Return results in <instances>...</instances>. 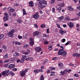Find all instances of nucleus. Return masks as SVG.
Segmentation results:
<instances>
[{
    "label": "nucleus",
    "mask_w": 80,
    "mask_h": 80,
    "mask_svg": "<svg viewBox=\"0 0 80 80\" xmlns=\"http://www.w3.org/2000/svg\"><path fill=\"white\" fill-rule=\"evenodd\" d=\"M2 74L3 76H4L5 77L8 76L10 75L11 74L12 76L15 75V73H12L11 71H9V70H8L2 72Z\"/></svg>",
    "instance_id": "obj_1"
},
{
    "label": "nucleus",
    "mask_w": 80,
    "mask_h": 80,
    "mask_svg": "<svg viewBox=\"0 0 80 80\" xmlns=\"http://www.w3.org/2000/svg\"><path fill=\"white\" fill-rule=\"evenodd\" d=\"M47 2L46 1L41 0L39 2L38 7L41 9H42L46 7V5H47Z\"/></svg>",
    "instance_id": "obj_2"
},
{
    "label": "nucleus",
    "mask_w": 80,
    "mask_h": 80,
    "mask_svg": "<svg viewBox=\"0 0 80 80\" xmlns=\"http://www.w3.org/2000/svg\"><path fill=\"white\" fill-rule=\"evenodd\" d=\"M58 55H63L62 56L65 57L67 55V52L66 51H64V50H59L58 51Z\"/></svg>",
    "instance_id": "obj_3"
},
{
    "label": "nucleus",
    "mask_w": 80,
    "mask_h": 80,
    "mask_svg": "<svg viewBox=\"0 0 80 80\" xmlns=\"http://www.w3.org/2000/svg\"><path fill=\"white\" fill-rule=\"evenodd\" d=\"M15 32V30L14 29H12L10 31L8 32L7 34L8 37H12L14 35V32Z\"/></svg>",
    "instance_id": "obj_4"
},
{
    "label": "nucleus",
    "mask_w": 80,
    "mask_h": 80,
    "mask_svg": "<svg viewBox=\"0 0 80 80\" xmlns=\"http://www.w3.org/2000/svg\"><path fill=\"white\" fill-rule=\"evenodd\" d=\"M5 15L4 17V21H7L8 19V18L9 17V15L8 14V13L7 12H5L4 14Z\"/></svg>",
    "instance_id": "obj_5"
},
{
    "label": "nucleus",
    "mask_w": 80,
    "mask_h": 80,
    "mask_svg": "<svg viewBox=\"0 0 80 80\" xmlns=\"http://www.w3.org/2000/svg\"><path fill=\"white\" fill-rule=\"evenodd\" d=\"M67 72H68V73H69L70 72H68V71H67V69L64 70L63 71H61L60 72V75H65Z\"/></svg>",
    "instance_id": "obj_6"
},
{
    "label": "nucleus",
    "mask_w": 80,
    "mask_h": 80,
    "mask_svg": "<svg viewBox=\"0 0 80 80\" xmlns=\"http://www.w3.org/2000/svg\"><path fill=\"white\" fill-rule=\"evenodd\" d=\"M67 25L69 26L70 28H72L74 27V24L73 23L71 22L68 23Z\"/></svg>",
    "instance_id": "obj_7"
},
{
    "label": "nucleus",
    "mask_w": 80,
    "mask_h": 80,
    "mask_svg": "<svg viewBox=\"0 0 80 80\" xmlns=\"http://www.w3.org/2000/svg\"><path fill=\"white\" fill-rule=\"evenodd\" d=\"M19 53L17 52L15 53L13 55L14 58H15V59H17L18 58V57L19 56Z\"/></svg>",
    "instance_id": "obj_8"
},
{
    "label": "nucleus",
    "mask_w": 80,
    "mask_h": 80,
    "mask_svg": "<svg viewBox=\"0 0 80 80\" xmlns=\"http://www.w3.org/2000/svg\"><path fill=\"white\" fill-rule=\"evenodd\" d=\"M59 32L62 35L66 33L67 32L65 30H63L62 28H61L59 31Z\"/></svg>",
    "instance_id": "obj_9"
},
{
    "label": "nucleus",
    "mask_w": 80,
    "mask_h": 80,
    "mask_svg": "<svg viewBox=\"0 0 80 80\" xmlns=\"http://www.w3.org/2000/svg\"><path fill=\"white\" fill-rule=\"evenodd\" d=\"M73 56L76 57L77 58H79L80 57V54L73 53Z\"/></svg>",
    "instance_id": "obj_10"
},
{
    "label": "nucleus",
    "mask_w": 80,
    "mask_h": 80,
    "mask_svg": "<svg viewBox=\"0 0 80 80\" xmlns=\"http://www.w3.org/2000/svg\"><path fill=\"white\" fill-rule=\"evenodd\" d=\"M40 32L38 31H36L33 32V36H38L40 35Z\"/></svg>",
    "instance_id": "obj_11"
},
{
    "label": "nucleus",
    "mask_w": 80,
    "mask_h": 80,
    "mask_svg": "<svg viewBox=\"0 0 80 80\" xmlns=\"http://www.w3.org/2000/svg\"><path fill=\"white\" fill-rule=\"evenodd\" d=\"M58 66L60 67V69H62L63 67V64L62 63V62H58Z\"/></svg>",
    "instance_id": "obj_12"
},
{
    "label": "nucleus",
    "mask_w": 80,
    "mask_h": 80,
    "mask_svg": "<svg viewBox=\"0 0 80 80\" xmlns=\"http://www.w3.org/2000/svg\"><path fill=\"white\" fill-rule=\"evenodd\" d=\"M35 50L37 52H39L42 50V49L39 47H36Z\"/></svg>",
    "instance_id": "obj_13"
},
{
    "label": "nucleus",
    "mask_w": 80,
    "mask_h": 80,
    "mask_svg": "<svg viewBox=\"0 0 80 80\" xmlns=\"http://www.w3.org/2000/svg\"><path fill=\"white\" fill-rule=\"evenodd\" d=\"M20 75H21L22 78L25 74V72H24V71L22 70L20 72Z\"/></svg>",
    "instance_id": "obj_14"
},
{
    "label": "nucleus",
    "mask_w": 80,
    "mask_h": 80,
    "mask_svg": "<svg viewBox=\"0 0 80 80\" xmlns=\"http://www.w3.org/2000/svg\"><path fill=\"white\" fill-rule=\"evenodd\" d=\"M39 17H40L39 15L38 14H34L33 16V18L36 20L39 18Z\"/></svg>",
    "instance_id": "obj_15"
},
{
    "label": "nucleus",
    "mask_w": 80,
    "mask_h": 80,
    "mask_svg": "<svg viewBox=\"0 0 80 80\" xmlns=\"http://www.w3.org/2000/svg\"><path fill=\"white\" fill-rule=\"evenodd\" d=\"M15 65L14 64H10V65H9V67H8V68H9V69H12V68H13V67H15Z\"/></svg>",
    "instance_id": "obj_16"
},
{
    "label": "nucleus",
    "mask_w": 80,
    "mask_h": 80,
    "mask_svg": "<svg viewBox=\"0 0 80 80\" xmlns=\"http://www.w3.org/2000/svg\"><path fill=\"white\" fill-rule=\"evenodd\" d=\"M68 10H69L70 11H72L73 10V8H72L71 6H68Z\"/></svg>",
    "instance_id": "obj_17"
},
{
    "label": "nucleus",
    "mask_w": 80,
    "mask_h": 80,
    "mask_svg": "<svg viewBox=\"0 0 80 80\" xmlns=\"http://www.w3.org/2000/svg\"><path fill=\"white\" fill-rule=\"evenodd\" d=\"M29 7H33L34 6V5L33 4V2L32 1H31L29 2Z\"/></svg>",
    "instance_id": "obj_18"
},
{
    "label": "nucleus",
    "mask_w": 80,
    "mask_h": 80,
    "mask_svg": "<svg viewBox=\"0 0 80 80\" xmlns=\"http://www.w3.org/2000/svg\"><path fill=\"white\" fill-rule=\"evenodd\" d=\"M40 72V70L36 69L33 70V72L35 73V74H37L39 72Z\"/></svg>",
    "instance_id": "obj_19"
},
{
    "label": "nucleus",
    "mask_w": 80,
    "mask_h": 80,
    "mask_svg": "<svg viewBox=\"0 0 80 80\" xmlns=\"http://www.w3.org/2000/svg\"><path fill=\"white\" fill-rule=\"evenodd\" d=\"M8 54L7 53L4 56V59H6L8 58Z\"/></svg>",
    "instance_id": "obj_20"
},
{
    "label": "nucleus",
    "mask_w": 80,
    "mask_h": 80,
    "mask_svg": "<svg viewBox=\"0 0 80 80\" xmlns=\"http://www.w3.org/2000/svg\"><path fill=\"white\" fill-rule=\"evenodd\" d=\"M28 45L26 44H24L23 45V48H27L28 47Z\"/></svg>",
    "instance_id": "obj_21"
},
{
    "label": "nucleus",
    "mask_w": 80,
    "mask_h": 80,
    "mask_svg": "<svg viewBox=\"0 0 80 80\" xmlns=\"http://www.w3.org/2000/svg\"><path fill=\"white\" fill-rule=\"evenodd\" d=\"M4 37V35L3 34H0V40H1L2 38H3Z\"/></svg>",
    "instance_id": "obj_22"
},
{
    "label": "nucleus",
    "mask_w": 80,
    "mask_h": 80,
    "mask_svg": "<svg viewBox=\"0 0 80 80\" xmlns=\"http://www.w3.org/2000/svg\"><path fill=\"white\" fill-rule=\"evenodd\" d=\"M29 44H30V46H32L33 44H34V42L32 41L29 42Z\"/></svg>",
    "instance_id": "obj_23"
},
{
    "label": "nucleus",
    "mask_w": 80,
    "mask_h": 80,
    "mask_svg": "<svg viewBox=\"0 0 80 80\" xmlns=\"http://www.w3.org/2000/svg\"><path fill=\"white\" fill-rule=\"evenodd\" d=\"M24 59L23 58H21V59L20 60V63H23L24 62Z\"/></svg>",
    "instance_id": "obj_24"
},
{
    "label": "nucleus",
    "mask_w": 80,
    "mask_h": 80,
    "mask_svg": "<svg viewBox=\"0 0 80 80\" xmlns=\"http://www.w3.org/2000/svg\"><path fill=\"white\" fill-rule=\"evenodd\" d=\"M22 11H23V15H25L27 14L26 13V11H25V9H23V10H22Z\"/></svg>",
    "instance_id": "obj_25"
},
{
    "label": "nucleus",
    "mask_w": 80,
    "mask_h": 80,
    "mask_svg": "<svg viewBox=\"0 0 80 80\" xmlns=\"http://www.w3.org/2000/svg\"><path fill=\"white\" fill-rule=\"evenodd\" d=\"M10 12H15V10L13 8H11L10 9Z\"/></svg>",
    "instance_id": "obj_26"
},
{
    "label": "nucleus",
    "mask_w": 80,
    "mask_h": 80,
    "mask_svg": "<svg viewBox=\"0 0 80 80\" xmlns=\"http://www.w3.org/2000/svg\"><path fill=\"white\" fill-rule=\"evenodd\" d=\"M48 49L49 50H52V47L51 46H50L48 47Z\"/></svg>",
    "instance_id": "obj_27"
},
{
    "label": "nucleus",
    "mask_w": 80,
    "mask_h": 80,
    "mask_svg": "<svg viewBox=\"0 0 80 80\" xmlns=\"http://www.w3.org/2000/svg\"><path fill=\"white\" fill-rule=\"evenodd\" d=\"M15 58H11L10 59V61L13 62L15 61Z\"/></svg>",
    "instance_id": "obj_28"
},
{
    "label": "nucleus",
    "mask_w": 80,
    "mask_h": 80,
    "mask_svg": "<svg viewBox=\"0 0 80 80\" xmlns=\"http://www.w3.org/2000/svg\"><path fill=\"white\" fill-rule=\"evenodd\" d=\"M64 3H61L60 4V7L61 8H62L63 7H64Z\"/></svg>",
    "instance_id": "obj_29"
},
{
    "label": "nucleus",
    "mask_w": 80,
    "mask_h": 80,
    "mask_svg": "<svg viewBox=\"0 0 80 80\" xmlns=\"http://www.w3.org/2000/svg\"><path fill=\"white\" fill-rule=\"evenodd\" d=\"M61 42H65L66 41V39L64 38H63L62 39V40H61Z\"/></svg>",
    "instance_id": "obj_30"
},
{
    "label": "nucleus",
    "mask_w": 80,
    "mask_h": 80,
    "mask_svg": "<svg viewBox=\"0 0 80 80\" xmlns=\"http://www.w3.org/2000/svg\"><path fill=\"white\" fill-rule=\"evenodd\" d=\"M44 76H43V75H42L41 76L40 80H44Z\"/></svg>",
    "instance_id": "obj_31"
},
{
    "label": "nucleus",
    "mask_w": 80,
    "mask_h": 80,
    "mask_svg": "<svg viewBox=\"0 0 80 80\" xmlns=\"http://www.w3.org/2000/svg\"><path fill=\"white\" fill-rule=\"evenodd\" d=\"M12 42L13 43H14V44H15L16 45H17L18 44V42H16L15 41H12Z\"/></svg>",
    "instance_id": "obj_32"
},
{
    "label": "nucleus",
    "mask_w": 80,
    "mask_h": 80,
    "mask_svg": "<svg viewBox=\"0 0 80 80\" xmlns=\"http://www.w3.org/2000/svg\"><path fill=\"white\" fill-rule=\"evenodd\" d=\"M55 68H50L49 70L50 71H51V70H55Z\"/></svg>",
    "instance_id": "obj_33"
},
{
    "label": "nucleus",
    "mask_w": 80,
    "mask_h": 80,
    "mask_svg": "<svg viewBox=\"0 0 80 80\" xmlns=\"http://www.w3.org/2000/svg\"><path fill=\"white\" fill-rule=\"evenodd\" d=\"M49 43V42L48 41H45L44 42V44H47Z\"/></svg>",
    "instance_id": "obj_34"
},
{
    "label": "nucleus",
    "mask_w": 80,
    "mask_h": 80,
    "mask_svg": "<svg viewBox=\"0 0 80 80\" xmlns=\"http://www.w3.org/2000/svg\"><path fill=\"white\" fill-rule=\"evenodd\" d=\"M60 48L62 49H60V50H64V48L62 46H60Z\"/></svg>",
    "instance_id": "obj_35"
},
{
    "label": "nucleus",
    "mask_w": 80,
    "mask_h": 80,
    "mask_svg": "<svg viewBox=\"0 0 80 80\" xmlns=\"http://www.w3.org/2000/svg\"><path fill=\"white\" fill-rule=\"evenodd\" d=\"M22 20L21 19H18V20L17 22L19 23H21L22 22Z\"/></svg>",
    "instance_id": "obj_36"
},
{
    "label": "nucleus",
    "mask_w": 80,
    "mask_h": 80,
    "mask_svg": "<svg viewBox=\"0 0 80 80\" xmlns=\"http://www.w3.org/2000/svg\"><path fill=\"white\" fill-rule=\"evenodd\" d=\"M40 27L41 28H43L45 27V26L44 24H42L41 25Z\"/></svg>",
    "instance_id": "obj_37"
},
{
    "label": "nucleus",
    "mask_w": 80,
    "mask_h": 80,
    "mask_svg": "<svg viewBox=\"0 0 80 80\" xmlns=\"http://www.w3.org/2000/svg\"><path fill=\"white\" fill-rule=\"evenodd\" d=\"M22 58H26V55H22Z\"/></svg>",
    "instance_id": "obj_38"
},
{
    "label": "nucleus",
    "mask_w": 80,
    "mask_h": 80,
    "mask_svg": "<svg viewBox=\"0 0 80 80\" xmlns=\"http://www.w3.org/2000/svg\"><path fill=\"white\" fill-rule=\"evenodd\" d=\"M48 35L45 34H43V37H47Z\"/></svg>",
    "instance_id": "obj_39"
},
{
    "label": "nucleus",
    "mask_w": 80,
    "mask_h": 80,
    "mask_svg": "<svg viewBox=\"0 0 80 80\" xmlns=\"http://www.w3.org/2000/svg\"><path fill=\"white\" fill-rule=\"evenodd\" d=\"M28 59H29V60L30 61H33V58H28Z\"/></svg>",
    "instance_id": "obj_40"
},
{
    "label": "nucleus",
    "mask_w": 80,
    "mask_h": 80,
    "mask_svg": "<svg viewBox=\"0 0 80 80\" xmlns=\"http://www.w3.org/2000/svg\"><path fill=\"white\" fill-rule=\"evenodd\" d=\"M62 10L61 8V7H59L58 8V11H59L60 12Z\"/></svg>",
    "instance_id": "obj_41"
},
{
    "label": "nucleus",
    "mask_w": 80,
    "mask_h": 80,
    "mask_svg": "<svg viewBox=\"0 0 80 80\" xmlns=\"http://www.w3.org/2000/svg\"><path fill=\"white\" fill-rule=\"evenodd\" d=\"M65 19H66L68 21L70 19V18L69 16H67L66 17Z\"/></svg>",
    "instance_id": "obj_42"
},
{
    "label": "nucleus",
    "mask_w": 80,
    "mask_h": 80,
    "mask_svg": "<svg viewBox=\"0 0 80 80\" xmlns=\"http://www.w3.org/2000/svg\"><path fill=\"white\" fill-rule=\"evenodd\" d=\"M55 0H52L51 1V4H53L54 2H55Z\"/></svg>",
    "instance_id": "obj_43"
},
{
    "label": "nucleus",
    "mask_w": 80,
    "mask_h": 80,
    "mask_svg": "<svg viewBox=\"0 0 80 80\" xmlns=\"http://www.w3.org/2000/svg\"><path fill=\"white\" fill-rule=\"evenodd\" d=\"M8 66V64H6L4 65V67L7 68Z\"/></svg>",
    "instance_id": "obj_44"
},
{
    "label": "nucleus",
    "mask_w": 80,
    "mask_h": 80,
    "mask_svg": "<svg viewBox=\"0 0 80 80\" xmlns=\"http://www.w3.org/2000/svg\"><path fill=\"white\" fill-rule=\"evenodd\" d=\"M9 61V60H6L4 61V63H6L7 62H8V61Z\"/></svg>",
    "instance_id": "obj_45"
},
{
    "label": "nucleus",
    "mask_w": 80,
    "mask_h": 80,
    "mask_svg": "<svg viewBox=\"0 0 80 80\" xmlns=\"http://www.w3.org/2000/svg\"><path fill=\"white\" fill-rule=\"evenodd\" d=\"M28 69L27 68V69H25L24 70V72L26 73L28 71Z\"/></svg>",
    "instance_id": "obj_46"
},
{
    "label": "nucleus",
    "mask_w": 80,
    "mask_h": 80,
    "mask_svg": "<svg viewBox=\"0 0 80 80\" xmlns=\"http://www.w3.org/2000/svg\"><path fill=\"white\" fill-rule=\"evenodd\" d=\"M74 76L76 77H78V74H74Z\"/></svg>",
    "instance_id": "obj_47"
},
{
    "label": "nucleus",
    "mask_w": 80,
    "mask_h": 80,
    "mask_svg": "<svg viewBox=\"0 0 80 80\" xmlns=\"http://www.w3.org/2000/svg\"><path fill=\"white\" fill-rule=\"evenodd\" d=\"M18 38L19 39H21L22 38V37L21 36H18Z\"/></svg>",
    "instance_id": "obj_48"
},
{
    "label": "nucleus",
    "mask_w": 80,
    "mask_h": 80,
    "mask_svg": "<svg viewBox=\"0 0 80 80\" xmlns=\"http://www.w3.org/2000/svg\"><path fill=\"white\" fill-rule=\"evenodd\" d=\"M34 27H35L36 28H38V26L37 24H34Z\"/></svg>",
    "instance_id": "obj_49"
},
{
    "label": "nucleus",
    "mask_w": 80,
    "mask_h": 80,
    "mask_svg": "<svg viewBox=\"0 0 80 80\" xmlns=\"http://www.w3.org/2000/svg\"><path fill=\"white\" fill-rule=\"evenodd\" d=\"M17 63L20 62V59H17Z\"/></svg>",
    "instance_id": "obj_50"
},
{
    "label": "nucleus",
    "mask_w": 80,
    "mask_h": 80,
    "mask_svg": "<svg viewBox=\"0 0 80 80\" xmlns=\"http://www.w3.org/2000/svg\"><path fill=\"white\" fill-rule=\"evenodd\" d=\"M2 48H4V49H6L7 48V47L4 45H3L2 46Z\"/></svg>",
    "instance_id": "obj_51"
},
{
    "label": "nucleus",
    "mask_w": 80,
    "mask_h": 80,
    "mask_svg": "<svg viewBox=\"0 0 80 80\" xmlns=\"http://www.w3.org/2000/svg\"><path fill=\"white\" fill-rule=\"evenodd\" d=\"M14 6L16 7H18V3H16L14 4Z\"/></svg>",
    "instance_id": "obj_52"
},
{
    "label": "nucleus",
    "mask_w": 80,
    "mask_h": 80,
    "mask_svg": "<svg viewBox=\"0 0 80 80\" xmlns=\"http://www.w3.org/2000/svg\"><path fill=\"white\" fill-rule=\"evenodd\" d=\"M57 27H58V28H60V29L61 28L60 26L59 25L57 24Z\"/></svg>",
    "instance_id": "obj_53"
},
{
    "label": "nucleus",
    "mask_w": 80,
    "mask_h": 80,
    "mask_svg": "<svg viewBox=\"0 0 80 80\" xmlns=\"http://www.w3.org/2000/svg\"><path fill=\"white\" fill-rule=\"evenodd\" d=\"M42 40H44V41H46L47 40V39L46 38H42Z\"/></svg>",
    "instance_id": "obj_54"
},
{
    "label": "nucleus",
    "mask_w": 80,
    "mask_h": 80,
    "mask_svg": "<svg viewBox=\"0 0 80 80\" xmlns=\"http://www.w3.org/2000/svg\"><path fill=\"white\" fill-rule=\"evenodd\" d=\"M12 70H13V71H16L17 70V69L16 68H14L12 69Z\"/></svg>",
    "instance_id": "obj_55"
},
{
    "label": "nucleus",
    "mask_w": 80,
    "mask_h": 80,
    "mask_svg": "<svg viewBox=\"0 0 80 80\" xmlns=\"http://www.w3.org/2000/svg\"><path fill=\"white\" fill-rule=\"evenodd\" d=\"M23 37V38H26L27 37V34H26L25 35H24Z\"/></svg>",
    "instance_id": "obj_56"
},
{
    "label": "nucleus",
    "mask_w": 80,
    "mask_h": 80,
    "mask_svg": "<svg viewBox=\"0 0 80 80\" xmlns=\"http://www.w3.org/2000/svg\"><path fill=\"white\" fill-rule=\"evenodd\" d=\"M16 15V13H13V14H12V17H15Z\"/></svg>",
    "instance_id": "obj_57"
},
{
    "label": "nucleus",
    "mask_w": 80,
    "mask_h": 80,
    "mask_svg": "<svg viewBox=\"0 0 80 80\" xmlns=\"http://www.w3.org/2000/svg\"><path fill=\"white\" fill-rule=\"evenodd\" d=\"M63 27L64 28H66L67 27V25L66 24H63Z\"/></svg>",
    "instance_id": "obj_58"
},
{
    "label": "nucleus",
    "mask_w": 80,
    "mask_h": 80,
    "mask_svg": "<svg viewBox=\"0 0 80 80\" xmlns=\"http://www.w3.org/2000/svg\"><path fill=\"white\" fill-rule=\"evenodd\" d=\"M8 24L6 23H5L4 24V26L6 27H8Z\"/></svg>",
    "instance_id": "obj_59"
},
{
    "label": "nucleus",
    "mask_w": 80,
    "mask_h": 80,
    "mask_svg": "<svg viewBox=\"0 0 80 80\" xmlns=\"http://www.w3.org/2000/svg\"><path fill=\"white\" fill-rule=\"evenodd\" d=\"M11 8L10 7H8V8H7V10H10V9H11Z\"/></svg>",
    "instance_id": "obj_60"
},
{
    "label": "nucleus",
    "mask_w": 80,
    "mask_h": 80,
    "mask_svg": "<svg viewBox=\"0 0 80 80\" xmlns=\"http://www.w3.org/2000/svg\"><path fill=\"white\" fill-rule=\"evenodd\" d=\"M73 0L74 2L75 3L78 2V0Z\"/></svg>",
    "instance_id": "obj_61"
},
{
    "label": "nucleus",
    "mask_w": 80,
    "mask_h": 80,
    "mask_svg": "<svg viewBox=\"0 0 80 80\" xmlns=\"http://www.w3.org/2000/svg\"><path fill=\"white\" fill-rule=\"evenodd\" d=\"M52 11L53 12H55V8H53L52 9Z\"/></svg>",
    "instance_id": "obj_62"
},
{
    "label": "nucleus",
    "mask_w": 80,
    "mask_h": 80,
    "mask_svg": "<svg viewBox=\"0 0 80 80\" xmlns=\"http://www.w3.org/2000/svg\"><path fill=\"white\" fill-rule=\"evenodd\" d=\"M47 33H49V29H48L47 30Z\"/></svg>",
    "instance_id": "obj_63"
},
{
    "label": "nucleus",
    "mask_w": 80,
    "mask_h": 80,
    "mask_svg": "<svg viewBox=\"0 0 80 80\" xmlns=\"http://www.w3.org/2000/svg\"><path fill=\"white\" fill-rule=\"evenodd\" d=\"M77 9H78L80 11V7H78Z\"/></svg>",
    "instance_id": "obj_64"
}]
</instances>
